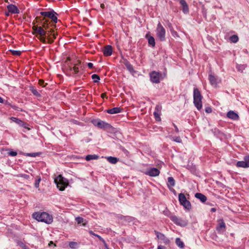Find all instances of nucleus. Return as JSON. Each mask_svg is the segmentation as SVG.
I'll return each mask as SVG.
<instances>
[{
	"mask_svg": "<svg viewBox=\"0 0 249 249\" xmlns=\"http://www.w3.org/2000/svg\"><path fill=\"white\" fill-rule=\"evenodd\" d=\"M88 66L89 67V68L91 69L93 68V64L91 63H88Z\"/></svg>",
	"mask_w": 249,
	"mask_h": 249,
	"instance_id": "obj_52",
	"label": "nucleus"
},
{
	"mask_svg": "<svg viewBox=\"0 0 249 249\" xmlns=\"http://www.w3.org/2000/svg\"><path fill=\"white\" fill-rule=\"evenodd\" d=\"M11 120H12L13 122L16 123L17 124H19L20 125L26 128V124H25L23 122H22L21 120L15 118V117H11Z\"/></svg>",
	"mask_w": 249,
	"mask_h": 249,
	"instance_id": "obj_22",
	"label": "nucleus"
},
{
	"mask_svg": "<svg viewBox=\"0 0 249 249\" xmlns=\"http://www.w3.org/2000/svg\"><path fill=\"white\" fill-rule=\"evenodd\" d=\"M244 160L239 161L236 163V166L239 167L248 168L249 167V155L244 158Z\"/></svg>",
	"mask_w": 249,
	"mask_h": 249,
	"instance_id": "obj_10",
	"label": "nucleus"
},
{
	"mask_svg": "<svg viewBox=\"0 0 249 249\" xmlns=\"http://www.w3.org/2000/svg\"><path fill=\"white\" fill-rule=\"evenodd\" d=\"M161 107L160 105H157L155 108V110L154 112V115L157 121H160V114L161 111Z\"/></svg>",
	"mask_w": 249,
	"mask_h": 249,
	"instance_id": "obj_14",
	"label": "nucleus"
},
{
	"mask_svg": "<svg viewBox=\"0 0 249 249\" xmlns=\"http://www.w3.org/2000/svg\"><path fill=\"white\" fill-rule=\"evenodd\" d=\"M238 36L235 35L231 36L230 38L231 41L233 43H236L238 41Z\"/></svg>",
	"mask_w": 249,
	"mask_h": 249,
	"instance_id": "obj_31",
	"label": "nucleus"
},
{
	"mask_svg": "<svg viewBox=\"0 0 249 249\" xmlns=\"http://www.w3.org/2000/svg\"><path fill=\"white\" fill-rule=\"evenodd\" d=\"M104 54L105 56H110L112 53V49L110 45H107L105 47L103 50Z\"/></svg>",
	"mask_w": 249,
	"mask_h": 249,
	"instance_id": "obj_18",
	"label": "nucleus"
},
{
	"mask_svg": "<svg viewBox=\"0 0 249 249\" xmlns=\"http://www.w3.org/2000/svg\"><path fill=\"white\" fill-rule=\"evenodd\" d=\"M17 177H20L23 178H25L26 179L29 178V176L27 174H20L17 175Z\"/></svg>",
	"mask_w": 249,
	"mask_h": 249,
	"instance_id": "obj_42",
	"label": "nucleus"
},
{
	"mask_svg": "<svg viewBox=\"0 0 249 249\" xmlns=\"http://www.w3.org/2000/svg\"><path fill=\"white\" fill-rule=\"evenodd\" d=\"M209 80L211 84L214 87L217 86V78L212 74H209Z\"/></svg>",
	"mask_w": 249,
	"mask_h": 249,
	"instance_id": "obj_21",
	"label": "nucleus"
},
{
	"mask_svg": "<svg viewBox=\"0 0 249 249\" xmlns=\"http://www.w3.org/2000/svg\"><path fill=\"white\" fill-rule=\"evenodd\" d=\"M47 31L46 36H44V37L47 38L48 43L52 44L53 42V40L52 38V34L54 32V30L53 28H51L48 29Z\"/></svg>",
	"mask_w": 249,
	"mask_h": 249,
	"instance_id": "obj_16",
	"label": "nucleus"
},
{
	"mask_svg": "<svg viewBox=\"0 0 249 249\" xmlns=\"http://www.w3.org/2000/svg\"><path fill=\"white\" fill-rule=\"evenodd\" d=\"M33 217L38 221H41L47 223L51 224L53 221V218L52 215L46 212H36L33 214Z\"/></svg>",
	"mask_w": 249,
	"mask_h": 249,
	"instance_id": "obj_1",
	"label": "nucleus"
},
{
	"mask_svg": "<svg viewBox=\"0 0 249 249\" xmlns=\"http://www.w3.org/2000/svg\"><path fill=\"white\" fill-rule=\"evenodd\" d=\"M227 116L228 118L233 120H238L239 118L238 115L236 113L232 110H230L229 112H228L227 114Z\"/></svg>",
	"mask_w": 249,
	"mask_h": 249,
	"instance_id": "obj_15",
	"label": "nucleus"
},
{
	"mask_svg": "<svg viewBox=\"0 0 249 249\" xmlns=\"http://www.w3.org/2000/svg\"><path fill=\"white\" fill-rule=\"evenodd\" d=\"M202 96H201L200 91L198 89L195 88L194 89V104L195 107L198 110L201 109L202 105Z\"/></svg>",
	"mask_w": 249,
	"mask_h": 249,
	"instance_id": "obj_2",
	"label": "nucleus"
},
{
	"mask_svg": "<svg viewBox=\"0 0 249 249\" xmlns=\"http://www.w3.org/2000/svg\"><path fill=\"white\" fill-rule=\"evenodd\" d=\"M107 160L108 162L112 164L116 163L119 160L118 159L113 157H108L107 158Z\"/></svg>",
	"mask_w": 249,
	"mask_h": 249,
	"instance_id": "obj_27",
	"label": "nucleus"
},
{
	"mask_svg": "<svg viewBox=\"0 0 249 249\" xmlns=\"http://www.w3.org/2000/svg\"><path fill=\"white\" fill-rule=\"evenodd\" d=\"M158 249H166V248L164 246L160 245L158 247Z\"/></svg>",
	"mask_w": 249,
	"mask_h": 249,
	"instance_id": "obj_51",
	"label": "nucleus"
},
{
	"mask_svg": "<svg viewBox=\"0 0 249 249\" xmlns=\"http://www.w3.org/2000/svg\"><path fill=\"white\" fill-rule=\"evenodd\" d=\"M99 158V156L96 155H88L86 157V160L88 161L91 160H97Z\"/></svg>",
	"mask_w": 249,
	"mask_h": 249,
	"instance_id": "obj_29",
	"label": "nucleus"
},
{
	"mask_svg": "<svg viewBox=\"0 0 249 249\" xmlns=\"http://www.w3.org/2000/svg\"><path fill=\"white\" fill-rule=\"evenodd\" d=\"M54 182L56 184L57 187L60 191L64 190L65 187L68 185V180L61 175H58L54 179Z\"/></svg>",
	"mask_w": 249,
	"mask_h": 249,
	"instance_id": "obj_3",
	"label": "nucleus"
},
{
	"mask_svg": "<svg viewBox=\"0 0 249 249\" xmlns=\"http://www.w3.org/2000/svg\"><path fill=\"white\" fill-rule=\"evenodd\" d=\"M172 221L176 225L181 227H185L188 224L187 220L176 216H172Z\"/></svg>",
	"mask_w": 249,
	"mask_h": 249,
	"instance_id": "obj_9",
	"label": "nucleus"
},
{
	"mask_svg": "<svg viewBox=\"0 0 249 249\" xmlns=\"http://www.w3.org/2000/svg\"><path fill=\"white\" fill-rule=\"evenodd\" d=\"M175 242L177 245L180 248L183 249L184 247V243L180 240L179 238H177Z\"/></svg>",
	"mask_w": 249,
	"mask_h": 249,
	"instance_id": "obj_26",
	"label": "nucleus"
},
{
	"mask_svg": "<svg viewBox=\"0 0 249 249\" xmlns=\"http://www.w3.org/2000/svg\"><path fill=\"white\" fill-rule=\"evenodd\" d=\"M3 102V100L2 99V98H1V97H0V103H2Z\"/></svg>",
	"mask_w": 249,
	"mask_h": 249,
	"instance_id": "obj_60",
	"label": "nucleus"
},
{
	"mask_svg": "<svg viewBox=\"0 0 249 249\" xmlns=\"http://www.w3.org/2000/svg\"><path fill=\"white\" fill-rule=\"evenodd\" d=\"M172 140L178 143H182V140L180 136H172Z\"/></svg>",
	"mask_w": 249,
	"mask_h": 249,
	"instance_id": "obj_32",
	"label": "nucleus"
},
{
	"mask_svg": "<svg viewBox=\"0 0 249 249\" xmlns=\"http://www.w3.org/2000/svg\"><path fill=\"white\" fill-rule=\"evenodd\" d=\"M40 14L44 17L50 18L54 23L57 22V18L56 17L57 14L53 10L47 12H41Z\"/></svg>",
	"mask_w": 249,
	"mask_h": 249,
	"instance_id": "obj_5",
	"label": "nucleus"
},
{
	"mask_svg": "<svg viewBox=\"0 0 249 249\" xmlns=\"http://www.w3.org/2000/svg\"><path fill=\"white\" fill-rule=\"evenodd\" d=\"M160 74L159 73L153 71L150 73L151 81L154 83H158L160 82Z\"/></svg>",
	"mask_w": 249,
	"mask_h": 249,
	"instance_id": "obj_12",
	"label": "nucleus"
},
{
	"mask_svg": "<svg viewBox=\"0 0 249 249\" xmlns=\"http://www.w3.org/2000/svg\"><path fill=\"white\" fill-rule=\"evenodd\" d=\"M56 35V34L53 32V34H52V36H53V38L52 37V38L53 40V39L55 38Z\"/></svg>",
	"mask_w": 249,
	"mask_h": 249,
	"instance_id": "obj_53",
	"label": "nucleus"
},
{
	"mask_svg": "<svg viewBox=\"0 0 249 249\" xmlns=\"http://www.w3.org/2000/svg\"><path fill=\"white\" fill-rule=\"evenodd\" d=\"M27 155L28 156L32 157H35L37 155V153H28V154H27Z\"/></svg>",
	"mask_w": 249,
	"mask_h": 249,
	"instance_id": "obj_47",
	"label": "nucleus"
},
{
	"mask_svg": "<svg viewBox=\"0 0 249 249\" xmlns=\"http://www.w3.org/2000/svg\"><path fill=\"white\" fill-rule=\"evenodd\" d=\"M157 237L159 239H160L161 240H163V242L165 243H168L169 242V240H168L165 239V237L164 235L163 234L161 233L157 232Z\"/></svg>",
	"mask_w": 249,
	"mask_h": 249,
	"instance_id": "obj_25",
	"label": "nucleus"
},
{
	"mask_svg": "<svg viewBox=\"0 0 249 249\" xmlns=\"http://www.w3.org/2000/svg\"><path fill=\"white\" fill-rule=\"evenodd\" d=\"M178 2L181 6L183 13L185 14H188L189 12V9L186 0H178Z\"/></svg>",
	"mask_w": 249,
	"mask_h": 249,
	"instance_id": "obj_11",
	"label": "nucleus"
},
{
	"mask_svg": "<svg viewBox=\"0 0 249 249\" xmlns=\"http://www.w3.org/2000/svg\"><path fill=\"white\" fill-rule=\"evenodd\" d=\"M160 172L159 169L156 168H151L149 169L146 174L151 177H156L158 176Z\"/></svg>",
	"mask_w": 249,
	"mask_h": 249,
	"instance_id": "obj_13",
	"label": "nucleus"
},
{
	"mask_svg": "<svg viewBox=\"0 0 249 249\" xmlns=\"http://www.w3.org/2000/svg\"><path fill=\"white\" fill-rule=\"evenodd\" d=\"M121 109L120 107H114L107 110V112L109 114H116L121 112Z\"/></svg>",
	"mask_w": 249,
	"mask_h": 249,
	"instance_id": "obj_23",
	"label": "nucleus"
},
{
	"mask_svg": "<svg viewBox=\"0 0 249 249\" xmlns=\"http://www.w3.org/2000/svg\"><path fill=\"white\" fill-rule=\"evenodd\" d=\"M205 111H206V112H207L208 113H210L212 112V109L210 107H207L205 108Z\"/></svg>",
	"mask_w": 249,
	"mask_h": 249,
	"instance_id": "obj_48",
	"label": "nucleus"
},
{
	"mask_svg": "<svg viewBox=\"0 0 249 249\" xmlns=\"http://www.w3.org/2000/svg\"><path fill=\"white\" fill-rule=\"evenodd\" d=\"M77 62V63H76V64H77V65H78L79 64H80L81 62L79 60H78Z\"/></svg>",
	"mask_w": 249,
	"mask_h": 249,
	"instance_id": "obj_64",
	"label": "nucleus"
},
{
	"mask_svg": "<svg viewBox=\"0 0 249 249\" xmlns=\"http://www.w3.org/2000/svg\"><path fill=\"white\" fill-rule=\"evenodd\" d=\"M167 186L169 190H171V177L168 178Z\"/></svg>",
	"mask_w": 249,
	"mask_h": 249,
	"instance_id": "obj_39",
	"label": "nucleus"
},
{
	"mask_svg": "<svg viewBox=\"0 0 249 249\" xmlns=\"http://www.w3.org/2000/svg\"><path fill=\"white\" fill-rule=\"evenodd\" d=\"M9 155H10L11 156H16L17 155V152L15 151H11L8 153Z\"/></svg>",
	"mask_w": 249,
	"mask_h": 249,
	"instance_id": "obj_46",
	"label": "nucleus"
},
{
	"mask_svg": "<svg viewBox=\"0 0 249 249\" xmlns=\"http://www.w3.org/2000/svg\"><path fill=\"white\" fill-rule=\"evenodd\" d=\"M178 200L180 205H182L185 210L190 211L191 209V203L187 199L184 194L180 193L178 195Z\"/></svg>",
	"mask_w": 249,
	"mask_h": 249,
	"instance_id": "obj_4",
	"label": "nucleus"
},
{
	"mask_svg": "<svg viewBox=\"0 0 249 249\" xmlns=\"http://www.w3.org/2000/svg\"><path fill=\"white\" fill-rule=\"evenodd\" d=\"M225 228V224L222 219H220L219 221L218 226H217L216 230L218 231H223Z\"/></svg>",
	"mask_w": 249,
	"mask_h": 249,
	"instance_id": "obj_19",
	"label": "nucleus"
},
{
	"mask_svg": "<svg viewBox=\"0 0 249 249\" xmlns=\"http://www.w3.org/2000/svg\"><path fill=\"white\" fill-rule=\"evenodd\" d=\"M70 248L72 249H77L79 246V243L76 242H70L69 244Z\"/></svg>",
	"mask_w": 249,
	"mask_h": 249,
	"instance_id": "obj_28",
	"label": "nucleus"
},
{
	"mask_svg": "<svg viewBox=\"0 0 249 249\" xmlns=\"http://www.w3.org/2000/svg\"><path fill=\"white\" fill-rule=\"evenodd\" d=\"M195 196L196 198L199 199L203 203L205 202L207 200V197L201 193H196Z\"/></svg>",
	"mask_w": 249,
	"mask_h": 249,
	"instance_id": "obj_20",
	"label": "nucleus"
},
{
	"mask_svg": "<svg viewBox=\"0 0 249 249\" xmlns=\"http://www.w3.org/2000/svg\"><path fill=\"white\" fill-rule=\"evenodd\" d=\"M48 22V20H46L44 22L42 23V26H41L46 31H47L48 29H49V24Z\"/></svg>",
	"mask_w": 249,
	"mask_h": 249,
	"instance_id": "obj_30",
	"label": "nucleus"
},
{
	"mask_svg": "<svg viewBox=\"0 0 249 249\" xmlns=\"http://www.w3.org/2000/svg\"><path fill=\"white\" fill-rule=\"evenodd\" d=\"M89 233L91 234V235H93L94 233H93V232L92 231H89Z\"/></svg>",
	"mask_w": 249,
	"mask_h": 249,
	"instance_id": "obj_61",
	"label": "nucleus"
},
{
	"mask_svg": "<svg viewBox=\"0 0 249 249\" xmlns=\"http://www.w3.org/2000/svg\"><path fill=\"white\" fill-rule=\"evenodd\" d=\"M12 53V54L15 55H20L21 52L19 51H17V50H11L10 51Z\"/></svg>",
	"mask_w": 249,
	"mask_h": 249,
	"instance_id": "obj_37",
	"label": "nucleus"
},
{
	"mask_svg": "<svg viewBox=\"0 0 249 249\" xmlns=\"http://www.w3.org/2000/svg\"><path fill=\"white\" fill-rule=\"evenodd\" d=\"M9 12L12 14H18L19 13V11L18 8L14 5L9 4L7 6Z\"/></svg>",
	"mask_w": 249,
	"mask_h": 249,
	"instance_id": "obj_17",
	"label": "nucleus"
},
{
	"mask_svg": "<svg viewBox=\"0 0 249 249\" xmlns=\"http://www.w3.org/2000/svg\"><path fill=\"white\" fill-rule=\"evenodd\" d=\"M97 237H98V238L101 241H102L104 244V245L107 246V244L105 241V240L102 238L100 235H97Z\"/></svg>",
	"mask_w": 249,
	"mask_h": 249,
	"instance_id": "obj_45",
	"label": "nucleus"
},
{
	"mask_svg": "<svg viewBox=\"0 0 249 249\" xmlns=\"http://www.w3.org/2000/svg\"><path fill=\"white\" fill-rule=\"evenodd\" d=\"M106 96V93H102V95H101V97L102 98H104V97H105Z\"/></svg>",
	"mask_w": 249,
	"mask_h": 249,
	"instance_id": "obj_56",
	"label": "nucleus"
},
{
	"mask_svg": "<svg viewBox=\"0 0 249 249\" xmlns=\"http://www.w3.org/2000/svg\"><path fill=\"white\" fill-rule=\"evenodd\" d=\"M177 36V33L176 32L172 31V36Z\"/></svg>",
	"mask_w": 249,
	"mask_h": 249,
	"instance_id": "obj_54",
	"label": "nucleus"
},
{
	"mask_svg": "<svg viewBox=\"0 0 249 249\" xmlns=\"http://www.w3.org/2000/svg\"><path fill=\"white\" fill-rule=\"evenodd\" d=\"M215 211H216V209L215 208H213L211 209V211H212V212H215Z\"/></svg>",
	"mask_w": 249,
	"mask_h": 249,
	"instance_id": "obj_62",
	"label": "nucleus"
},
{
	"mask_svg": "<svg viewBox=\"0 0 249 249\" xmlns=\"http://www.w3.org/2000/svg\"><path fill=\"white\" fill-rule=\"evenodd\" d=\"M101 7L102 8H105V4H103V3H102V4H101Z\"/></svg>",
	"mask_w": 249,
	"mask_h": 249,
	"instance_id": "obj_58",
	"label": "nucleus"
},
{
	"mask_svg": "<svg viewBox=\"0 0 249 249\" xmlns=\"http://www.w3.org/2000/svg\"><path fill=\"white\" fill-rule=\"evenodd\" d=\"M76 220L78 224L82 223L84 222V219L80 217H78L76 218Z\"/></svg>",
	"mask_w": 249,
	"mask_h": 249,
	"instance_id": "obj_41",
	"label": "nucleus"
},
{
	"mask_svg": "<svg viewBox=\"0 0 249 249\" xmlns=\"http://www.w3.org/2000/svg\"><path fill=\"white\" fill-rule=\"evenodd\" d=\"M172 192L175 194V195H176V192L175 191V190L174 189H173L172 188Z\"/></svg>",
	"mask_w": 249,
	"mask_h": 249,
	"instance_id": "obj_63",
	"label": "nucleus"
},
{
	"mask_svg": "<svg viewBox=\"0 0 249 249\" xmlns=\"http://www.w3.org/2000/svg\"><path fill=\"white\" fill-rule=\"evenodd\" d=\"M175 184V180L172 178V186H174Z\"/></svg>",
	"mask_w": 249,
	"mask_h": 249,
	"instance_id": "obj_55",
	"label": "nucleus"
},
{
	"mask_svg": "<svg viewBox=\"0 0 249 249\" xmlns=\"http://www.w3.org/2000/svg\"><path fill=\"white\" fill-rule=\"evenodd\" d=\"M172 124L174 126V127H175V131L176 132H178L179 131H178V129L177 127V126L174 124Z\"/></svg>",
	"mask_w": 249,
	"mask_h": 249,
	"instance_id": "obj_50",
	"label": "nucleus"
},
{
	"mask_svg": "<svg viewBox=\"0 0 249 249\" xmlns=\"http://www.w3.org/2000/svg\"><path fill=\"white\" fill-rule=\"evenodd\" d=\"M127 69L129 70V71L131 72L133 71V67L130 64H127L126 65Z\"/></svg>",
	"mask_w": 249,
	"mask_h": 249,
	"instance_id": "obj_44",
	"label": "nucleus"
},
{
	"mask_svg": "<svg viewBox=\"0 0 249 249\" xmlns=\"http://www.w3.org/2000/svg\"><path fill=\"white\" fill-rule=\"evenodd\" d=\"M157 35L160 40L163 41L165 39V31L163 26L159 22L156 30Z\"/></svg>",
	"mask_w": 249,
	"mask_h": 249,
	"instance_id": "obj_7",
	"label": "nucleus"
},
{
	"mask_svg": "<svg viewBox=\"0 0 249 249\" xmlns=\"http://www.w3.org/2000/svg\"><path fill=\"white\" fill-rule=\"evenodd\" d=\"M92 79L93 80L94 82L97 83L100 79V77L98 75L94 74L91 76Z\"/></svg>",
	"mask_w": 249,
	"mask_h": 249,
	"instance_id": "obj_33",
	"label": "nucleus"
},
{
	"mask_svg": "<svg viewBox=\"0 0 249 249\" xmlns=\"http://www.w3.org/2000/svg\"><path fill=\"white\" fill-rule=\"evenodd\" d=\"M47 32V31H46L42 27L39 26V28L37 30V33L36 34L39 35V36L37 37L40 41L44 43H46L47 42L46 37H44V36H46Z\"/></svg>",
	"mask_w": 249,
	"mask_h": 249,
	"instance_id": "obj_6",
	"label": "nucleus"
},
{
	"mask_svg": "<svg viewBox=\"0 0 249 249\" xmlns=\"http://www.w3.org/2000/svg\"><path fill=\"white\" fill-rule=\"evenodd\" d=\"M77 66V64H75V66L72 68V70L74 71L75 74L78 73L79 71H78V68L76 67Z\"/></svg>",
	"mask_w": 249,
	"mask_h": 249,
	"instance_id": "obj_43",
	"label": "nucleus"
},
{
	"mask_svg": "<svg viewBox=\"0 0 249 249\" xmlns=\"http://www.w3.org/2000/svg\"><path fill=\"white\" fill-rule=\"evenodd\" d=\"M9 13H10V12H9V11H8V12H5V15H6V16H8L9 15Z\"/></svg>",
	"mask_w": 249,
	"mask_h": 249,
	"instance_id": "obj_57",
	"label": "nucleus"
},
{
	"mask_svg": "<svg viewBox=\"0 0 249 249\" xmlns=\"http://www.w3.org/2000/svg\"><path fill=\"white\" fill-rule=\"evenodd\" d=\"M31 91H32V93L35 95H36V96H40V94L38 93V92L36 89H31Z\"/></svg>",
	"mask_w": 249,
	"mask_h": 249,
	"instance_id": "obj_40",
	"label": "nucleus"
},
{
	"mask_svg": "<svg viewBox=\"0 0 249 249\" xmlns=\"http://www.w3.org/2000/svg\"><path fill=\"white\" fill-rule=\"evenodd\" d=\"M146 37L147 38L148 41V44L152 47H154L155 45V42L154 38L152 36H149L147 35H146Z\"/></svg>",
	"mask_w": 249,
	"mask_h": 249,
	"instance_id": "obj_24",
	"label": "nucleus"
},
{
	"mask_svg": "<svg viewBox=\"0 0 249 249\" xmlns=\"http://www.w3.org/2000/svg\"><path fill=\"white\" fill-rule=\"evenodd\" d=\"M245 66L244 65H237L236 69L239 71L243 72V70L245 69Z\"/></svg>",
	"mask_w": 249,
	"mask_h": 249,
	"instance_id": "obj_35",
	"label": "nucleus"
},
{
	"mask_svg": "<svg viewBox=\"0 0 249 249\" xmlns=\"http://www.w3.org/2000/svg\"><path fill=\"white\" fill-rule=\"evenodd\" d=\"M53 241H50V243H49V246H51L52 245H53Z\"/></svg>",
	"mask_w": 249,
	"mask_h": 249,
	"instance_id": "obj_59",
	"label": "nucleus"
},
{
	"mask_svg": "<svg viewBox=\"0 0 249 249\" xmlns=\"http://www.w3.org/2000/svg\"><path fill=\"white\" fill-rule=\"evenodd\" d=\"M91 122L94 126H97L99 128H107L110 126V125L108 124L99 119H94L92 120Z\"/></svg>",
	"mask_w": 249,
	"mask_h": 249,
	"instance_id": "obj_8",
	"label": "nucleus"
},
{
	"mask_svg": "<svg viewBox=\"0 0 249 249\" xmlns=\"http://www.w3.org/2000/svg\"><path fill=\"white\" fill-rule=\"evenodd\" d=\"M18 245L23 249H29V248L25 245L23 242L19 241L18 243Z\"/></svg>",
	"mask_w": 249,
	"mask_h": 249,
	"instance_id": "obj_34",
	"label": "nucleus"
},
{
	"mask_svg": "<svg viewBox=\"0 0 249 249\" xmlns=\"http://www.w3.org/2000/svg\"><path fill=\"white\" fill-rule=\"evenodd\" d=\"M44 82L43 80H39L38 81V84L40 86H41L43 87H45V85H44Z\"/></svg>",
	"mask_w": 249,
	"mask_h": 249,
	"instance_id": "obj_49",
	"label": "nucleus"
},
{
	"mask_svg": "<svg viewBox=\"0 0 249 249\" xmlns=\"http://www.w3.org/2000/svg\"><path fill=\"white\" fill-rule=\"evenodd\" d=\"M34 24H35V23L34 22L33 23ZM39 28V26H37V25H34L33 27H32V29L33 30V34H37V30H38V29Z\"/></svg>",
	"mask_w": 249,
	"mask_h": 249,
	"instance_id": "obj_36",
	"label": "nucleus"
},
{
	"mask_svg": "<svg viewBox=\"0 0 249 249\" xmlns=\"http://www.w3.org/2000/svg\"><path fill=\"white\" fill-rule=\"evenodd\" d=\"M41 180V178H39L38 179H37L36 180V182L35 183V186L36 188H38L39 187V183Z\"/></svg>",
	"mask_w": 249,
	"mask_h": 249,
	"instance_id": "obj_38",
	"label": "nucleus"
}]
</instances>
